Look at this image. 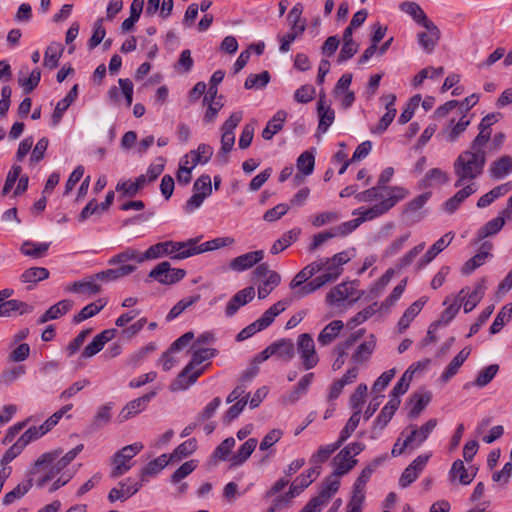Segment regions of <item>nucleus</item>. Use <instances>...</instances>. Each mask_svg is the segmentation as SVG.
Returning <instances> with one entry per match:
<instances>
[{"mask_svg": "<svg viewBox=\"0 0 512 512\" xmlns=\"http://www.w3.org/2000/svg\"><path fill=\"white\" fill-rule=\"evenodd\" d=\"M235 244V239L231 236L217 237L204 243L198 244L199 254L229 247Z\"/></svg>", "mask_w": 512, "mask_h": 512, "instance_id": "nucleus-52", "label": "nucleus"}, {"mask_svg": "<svg viewBox=\"0 0 512 512\" xmlns=\"http://www.w3.org/2000/svg\"><path fill=\"white\" fill-rule=\"evenodd\" d=\"M384 103H385V114L381 117L379 120V123L375 128H372V133L381 134L388 126L392 123V121L395 118L396 115V108H395V102H396V96L394 94H387L382 97Z\"/></svg>", "mask_w": 512, "mask_h": 512, "instance_id": "nucleus-26", "label": "nucleus"}, {"mask_svg": "<svg viewBox=\"0 0 512 512\" xmlns=\"http://www.w3.org/2000/svg\"><path fill=\"white\" fill-rule=\"evenodd\" d=\"M460 189L443 204L444 210L452 214L460 205L472 194L478 190L477 184H463Z\"/></svg>", "mask_w": 512, "mask_h": 512, "instance_id": "nucleus-21", "label": "nucleus"}, {"mask_svg": "<svg viewBox=\"0 0 512 512\" xmlns=\"http://www.w3.org/2000/svg\"><path fill=\"white\" fill-rule=\"evenodd\" d=\"M50 247L49 242H33L25 241L20 248L22 254L32 257L41 258L44 257Z\"/></svg>", "mask_w": 512, "mask_h": 512, "instance_id": "nucleus-47", "label": "nucleus"}, {"mask_svg": "<svg viewBox=\"0 0 512 512\" xmlns=\"http://www.w3.org/2000/svg\"><path fill=\"white\" fill-rule=\"evenodd\" d=\"M359 375L358 367H350L346 373L338 380L334 381L328 392V400H336L342 393L346 385L352 384L356 381Z\"/></svg>", "mask_w": 512, "mask_h": 512, "instance_id": "nucleus-27", "label": "nucleus"}, {"mask_svg": "<svg viewBox=\"0 0 512 512\" xmlns=\"http://www.w3.org/2000/svg\"><path fill=\"white\" fill-rule=\"evenodd\" d=\"M339 477L340 476H336L334 472L333 475L326 479L318 496L314 497L322 507H324L328 503L329 499L338 491L340 487Z\"/></svg>", "mask_w": 512, "mask_h": 512, "instance_id": "nucleus-37", "label": "nucleus"}, {"mask_svg": "<svg viewBox=\"0 0 512 512\" xmlns=\"http://www.w3.org/2000/svg\"><path fill=\"white\" fill-rule=\"evenodd\" d=\"M264 258V251L263 250H256L244 253L242 255H239L235 258H233L230 263L229 267L231 270L235 272H244L250 268H252L254 265L260 263Z\"/></svg>", "mask_w": 512, "mask_h": 512, "instance_id": "nucleus-15", "label": "nucleus"}, {"mask_svg": "<svg viewBox=\"0 0 512 512\" xmlns=\"http://www.w3.org/2000/svg\"><path fill=\"white\" fill-rule=\"evenodd\" d=\"M288 302L285 300H280L273 304L270 308H268L263 315L256 320L258 323V326L262 328V330L269 327L275 318L280 315L283 311H285L286 307L288 306Z\"/></svg>", "mask_w": 512, "mask_h": 512, "instance_id": "nucleus-39", "label": "nucleus"}, {"mask_svg": "<svg viewBox=\"0 0 512 512\" xmlns=\"http://www.w3.org/2000/svg\"><path fill=\"white\" fill-rule=\"evenodd\" d=\"M443 305H445L447 307L442 312L439 322L443 325H447L457 315V313L461 307V302H460V299H457L456 297H454L453 299H451L450 297H447L445 299V301L443 302Z\"/></svg>", "mask_w": 512, "mask_h": 512, "instance_id": "nucleus-57", "label": "nucleus"}, {"mask_svg": "<svg viewBox=\"0 0 512 512\" xmlns=\"http://www.w3.org/2000/svg\"><path fill=\"white\" fill-rule=\"evenodd\" d=\"M255 297V289L252 286L245 287L238 291L227 303L225 307V315L227 317L234 316L238 310L251 302Z\"/></svg>", "mask_w": 512, "mask_h": 512, "instance_id": "nucleus-18", "label": "nucleus"}, {"mask_svg": "<svg viewBox=\"0 0 512 512\" xmlns=\"http://www.w3.org/2000/svg\"><path fill=\"white\" fill-rule=\"evenodd\" d=\"M323 286H324V284L321 281V279L318 276H316L311 281L302 284L298 288L291 289V291L293 292V295L295 298L302 299V298L316 292Z\"/></svg>", "mask_w": 512, "mask_h": 512, "instance_id": "nucleus-62", "label": "nucleus"}, {"mask_svg": "<svg viewBox=\"0 0 512 512\" xmlns=\"http://www.w3.org/2000/svg\"><path fill=\"white\" fill-rule=\"evenodd\" d=\"M317 113L319 117V123L317 132L324 134L328 131L329 127L335 120V111L331 105L327 103L326 96L320 95L317 103Z\"/></svg>", "mask_w": 512, "mask_h": 512, "instance_id": "nucleus-17", "label": "nucleus"}, {"mask_svg": "<svg viewBox=\"0 0 512 512\" xmlns=\"http://www.w3.org/2000/svg\"><path fill=\"white\" fill-rule=\"evenodd\" d=\"M214 355V349L197 348L196 345H193L192 359L172 382L170 386L171 390L183 391L193 385L205 370V366H201V364L214 357Z\"/></svg>", "mask_w": 512, "mask_h": 512, "instance_id": "nucleus-3", "label": "nucleus"}, {"mask_svg": "<svg viewBox=\"0 0 512 512\" xmlns=\"http://www.w3.org/2000/svg\"><path fill=\"white\" fill-rule=\"evenodd\" d=\"M492 249L493 244L491 242H484L479 248V251L463 265V274L468 275L478 267L482 266L488 259L492 257Z\"/></svg>", "mask_w": 512, "mask_h": 512, "instance_id": "nucleus-25", "label": "nucleus"}, {"mask_svg": "<svg viewBox=\"0 0 512 512\" xmlns=\"http://www.w3.org/2000/svg\"><path fill=\"white\" fill-rule=\"evenodd\" d=\"M143 449L140 442L123 447L112 458L111 477L118 478L127 473L133 466L132 459Z\"/></svg>", "mask_w": 512, "mask_h": 512, "instance_id": "nucleus-5", "label": "nucleus"}, {"mask_svg": "<svg viewBox=\"0 0 512 512\" xmlns=\"http://www.w3.org/2000/svg\"><path fill=\"white\" fill-rule=\"evenodd\" d=\"M485 293L484 282L478 283L473 290L462 289L456 296L460 299L461 306H463L464 312H471L477 304L481 301Z\"/></svg>", "mask_w": 512, "mask_h": 512, "instance_id": "nucleus-16", "label": "nucleus"}, {"mask_svg": "<svg viewBox=\"0 0 512 512\" xmlns=\"http://www.w3.org/2000/svg\"><path fill=\"white\" fill-rule=\"evenodd\" d=\"M509 209V200L507 201V206L500 215L490 221H488L484 226H482L477 232L478 241L483 240L486 237L496 235L503 228L505 221H512V218L508 217L506 211Z\"/></svg>", "mask_w": 512, "mask_h": 512, "instance_id": "nucleus-24", "label": "nucleus"}, {"mask_svg": "<svg viewBox=\"0 0 512 512\" xmlns=\"http://www.w3.org/2000/svg\"><path fill=\"white\" fill-rule=\"evenodd\" d=\"M297 353L305 370L316 367L319 363V356L316 352L315 342L308 333L300 334L297 338Z\"/></svg>", "mask_w": 512, "mask_h": 512, "instance_id": "nucleus-7", "label": "nucleus"}, {"mask_svg": "<svg viewBox=\"0 0 512 512\" xmlns=\"http://www.w3.org/2000/svg\"><path fill=\"white\" fill-rule=\"evenodd\" d=\"M409 192L404 187L395 186L389 190L383 196L384 200L377 202L371 207H360L352 212V215L357 216L361 224L365 221L373 220L394 207L399 201L405 199Z\"/></svg>", "mask_w": 512, "mask_h": 512, "instance_id": "nucleus-4", "label": "nucleus"}, {"mask_svg": "<svg viewBox=\"0 0 512 512\" xmlns=\"http://www.w3.org/2000/svg\"><path fill=\"white\" fill-rule=\"evenodd\" d=\"M274 355H278L280 358L290 361L295 354V346L290 339H283L279 342L272 344Z\"/></svg>", "mask_w": 512, "mask_h": 512, "instance_id": "nucleus-63", "label": "nucleus"}, {"mask_svg": "<svg viewBox=\"0 0 512 512\" xmlns=\"http://www.w3.org/2000/svg\"><path fill=\"white\" fill-rule=\"evenodd\" d=\"M344 328V323L341 320H333L327 324L319 333L317 341L321 346L331 344L340 334Z\"/></svg>", "mask_w": 512, "mask_h": 512, "instance_id": "nucleus-36", "label": "nucleus"}, {"mask_svg": "<svg viewBox=\"0 0 512 512\" xmlns=\"http://www.w3.org/2000/svg\"><path fill=\"white\" fill-rule=\"evenodd\" d=\"M64 47L62 44L57 42L50 43L44 53L43 65L49 70H53L58 67L59 60L63 54Z\"/></svg>", "mask_w": 512, "mask_h": 512, "instance_id": "nucleus-40", "label": "nucleus"}, {"mask_svg": "<svg viewBox=\"0 0 512 512\" xmlns=\"http://www.w3.org/2000/svg\"><path fill=\"white\" fill-rule=\"evenodd\" d=\"M422 27L425 31H421L417 34V40L421 48L426 53L430 54L433 52L440 39V30L432 21L423 24Z\"/></svg>", "mask_w": 512, "mask_h": 512, "instance_id": "nucleus-14", "label": "nucleus"}, {"mask_svg": "<svg viewBox=\"0 0 512 512\" xmlns=\"http://www.w3.org/2000/svg\"><path fill=\"white\" fill-rule=\"evenodd\" d=\"M476 469L469 471L462 460L458 459L453 462L449 471V479L451 482L458 481L462 485H469L476 476Z\"/></svg>", "mask_w": 512, "mask_h": 512, "instance_id": "nucleus-28", "label": "nucleus"}, {"mask_svg": "<svg viewBox=\"0 0 512 512\" xmlns=\"http://www.w3.org/2000/svg\"><path fill=\"white\" fill-rule=\"evenodd\" d=\"M437 423V419L431 418L420 427H411V431L407 436L411 439L413 447L418 448L424 443L437 426Z\"/></svg>", "mask_w": 512, "mask_h": 512, "instance_id": "nucleus-30", "label": "nucleus"}, {"mask_svg": "<svg viewBox=\"0 0 512 512\" xmlns=\"http://www.w3.org/2000/svg\"><path fill=\"white\" fill-rule=\"evenodd\" d=\"M486 163L485 152L465 150L461 152L453 163L456 176L454 186L463 184H476L475 180L482 174Z\"/></svg>", "mask_w": 512, "mask_h": 512, "instance_id": "nucleus-2", "label": "nucleus"}, {"mask_svg": "<svg viewBox=\"0 0 512 512\" xmlns=\"http://www.w3.org/2000/svg\"><path fill=\"white\" fill-rule=\"evenodd\" d=\"M302 12L303 6L300 3H297L292 7L287 17L290 30L298 33H304L306 29V21L301 18Z\"/></svg>", "mask_w": 512, "mask_h": 512, "instance_id": "nucleus-51", "label": "nucleus"}, {"mask_svg": "<svg viewBox=\"0 0 512 512\" xmlns=\"http://www.w3.org/2000/svg\"><path fill=\"white\" fill-rule=\"evenodd\" d=\"M297 169L304 176H309L314 171L315 150H307L300 154L296 161Z\"/></svg>", "mask_w": 512, "mask_h": 512, "instance_id": "nucleus-53", "label": "nucleus"}, {"mask_svg": "<svg viewBox=\"0 0 512 512\" xmlns=\"http://www.w3.org/2000/svg\"><path fill=\"white\" fill-rule=\"evenodd\" d=\"M116 335L115 329H106L97 334L92 341L84 348L81 357L88 359L99 353L107 342L112 340Z\"/></svg>", "mask_w": 512, "mask_h": 512, "instance_id": "nucleus-20", "label": "nucleus"}, {"mask_svg": "<svg viewBox=\"0 0 512 512\" xmlns=\"http://www.w3.org/2000/svg\"><path fill=\"white\" fill-rule=\"evenodd\" d=\"M471 353L470 348H463L447 365L442 374L439 377V381L441 383H447L451 378H453L459 371L460 367L467 360Z\"/></svg>", "mask_w": 512, "mask_h": 512, "instance_id": "nucleus-31", "label": "nucleus"}, {"mask_svg": "<svg viewBox=\"0 0 512 512\" xmlns=\"http://www.w3.org/2000/svg\"><path fill=\"white\" fill-rule=\"evenodd\" d=\"M287 118V112L284 110L277 111L272 119H270L266 127L262 131V137L265 140H271L273 136L278 133L284 125Z\"/></svg>", "mask_w": 512, "mask_h": 512, "instance_id": "nucleus-42", "label": "nucleus"}, {"mask_svg": "<svg viewBox=\"0 0 512 512\" xmlns=\"http://www.w3.org/2000/svg\"><path fill=\"white\" fill-rule=\"evenodd\" d=\"M454 239V233L448 232L439 238L420 258L417 267L424 268L431 263L442 251H444Z\"/></svg>", "mask_w": 512, "mask_h": 512, "instance_id": "nucleus-19", "label": "nucleus"}, {"mask_svg": "<svg viewBox=\"0 0 512 512\" xmlns=\"http://www.w3.org/2000/svg\"><path fill=\"white\" fill-rule=\"evenodd\" d=\"M146 481L147 479L141 477V474L139 475V479L132 477L126 478L125 480L119 482L118 487H114L110 490L108 494L109 501H126L135 495L142 488Z\"/></svg>", "mask_w": 512, "mask_h": 512, "instance_id": "nucleus-9", "label": "nucleus"}, {"mask_svg": "<svg viewBox=\"0 0 512 512\" xmlns=\"http://www.w3.org/2000/svg\"><path fill=\"white\" fill-rule=\"evenodd\" d=\"M197 449V441L195 438L188 439L181 443L176 449L169 454L173 462L180 461L181 459L188 457L194 453Z\"/></svg>", "mask_w": 512, "mask_h": 512, "instance_id": "nucleus-61", "label": "nucleus"}, {"mask_svg": "<svg viewBox=\"0 0 512 512\" xmlns=\"http://www.w3.org/2000/svg\"><path fill=\"white\" fill-rule=\"evenodd\" d=\"M376 347V339L370 335L365 341L359 344L351 356L352 366L358 367L368 362L374 353Z\"/></svg>", "mask_w": 512, "mask_h": 512, "instance_id": "nucleus-22", "label": "nucleus"}, {"mask_svg": "<svg viewBox=\"0 0 512 512\" xmlns=\"http://www.w3.org/2000/svg\"><path fill=\"white\" fill-rule=\"evenodd\" d=\"M83 445H77L64 455L62 451L53 450L41 454L30 469L32 480L39 488L48 487L50 493L65 486L71 479L72 474L65 471V468L82 451Z\"/></svg>", "mask_w": 512, "mask_h": 512, "instance_id": "nucleus-1", "label": "nucleus"}, {"mask_svg": "<svg viewBox=\"0 0 512 512\" xmlns=\"http://www.w3.org/2000/svg\"><path fill=\"white\" fill-rule=\"evenodd\" d=\"M48 277V269L44 267H31L21 274L20 280L23 283L36 284L37 282L45 280Z\"/></svg>", "mask_w": 512, "mask_h": 512, "instance_id": "nucleus-59", "label": "nucleus"}, {"mask_svg": "<svg viewBox=\"0 0 512 512\" xmlns=\"http://www.w3.org/2000/svg\"><path fill=\"white\" fill-rule=\"evenodd\" d=\"M359 295H356L353 282H342L332 288L326 295V302L330 306H340L345 301H356Z\"/></svg>", "mask_w": 512, "mask_h": 512, "instance_id": "nucleus-12", "label": "nucleus"}, {"mask_svg": "<svg viewBox=\"0 0 512 512\" xmlns=\"http://www.w3.org/2000/svg\"><path fill=\"white\" fill-rule=\"evenodd\" d=\"M106 305V301L99 299L95 302H92L81 309V311L74 316L73 322L76 324L81 323L82 321L95 316L99 313Z\"/></svg>", "mask_w": 512, "mask_h": 512, "instance_id": "nucleus-55", "label": "nucleus"}, {"mask_svg": "<svg viewBox=\"0 0 512 512\" xmlns=\"http://www.w3.org/2000/svg\"><path fill=\"white\" fill-rule=\"evenodd\" d=\"M314 374H305L294 387L293 391L288 396V401L294 403L300 399L308 391L309 386L313 382Z\"/></svg>", "mask_w": 512, "mask_h": 512, "instance_id": "nucleus-60", "label": "nucleus"}, {"mask_svg": "<svg viewBox=\"0 0 512 512\" xmlns=\"http://www.w3.org/2000/svg\"><path fill=\"white\" fill-rule=\"evenodd\" d=\"M170 462H173L169 454H162L156 459L150 461L146 467L141 470V477L146 479L147 476L155 475L164 469Z\"/></svg>", "mask_w": 512, "mask_h": 512, "instance_id": "nucleus-50", "label": "nucleus"}, {"mask_svg": "<svg viewBox=\"0 0 512 512\" xmlns=\"http://www.w3.org/2000/svg\"><path fill=\"white\" fill-rule=\"evenodd\" d=\"M32 306L18 300H8L0 306V316H9L12 312L27 314L32 311Z\"/></svg>", "mask_w": 512, "mask_h": 512, "instance_id": "nucleus-58", "label": "nucleus"}, {"mask_svg": "<svg viewBox=\"0 0 512 512\" xmlns=\"http://www.w3.org/2000/svg\"><path fill=\"white\" fill-rule=\"evenodd\" d=\"M356 338L357 336L352 335L349 339L337 345V347L335 348V353L337 354V357L332 363L333 371H338L343 367V365L346 362V351L356 341Z\"/></svg>", "mask_w": 512, "mask_h": 512, "instance_id": "nucleus-56", "label": "nucleus"}, {"mask_svg": "<svg viewBox=\"0 0 512 512\" xmlns=\"http://www.w3.org/2000/svg\"><path fill=\"white\" fill-rule=\"evenodd\" d=\"M427 302L426 297H421L413 302L404 312L402 317L398 321L399 332H404L415 319V317L421 312L422 308Z\"/></svg>", "mask_w": 512, "mask_h": 512, "instance_id": "nucleus-34", "label": "nucleus"}, {"mask_svg": "<svg viewBox=\"0 0 512 512\" xmlns=\"http://www.w3.org/2000/svg\"><path fill=\"white\" fill-rule=\"evenodd\" d=\"M512 173V157L504 155L493 161L489 167V174L493 179L500 180Z\"/></svg>", "mask_w": 512, "mask_h": 512, "instance_id": "nucleus-35", "label": "nucleus"}, {"mask_svg": "<svg viewBox=\"0 0 512 512\" xmlns=\"http://www.w3.org/2000/svg\"><path fill=\"white\" fill-rule=\"evenodd\" d=\"M78 95V85H74L72 89L68 92V94L57 102L54 112L52 114L51 124L52 126H57L65 113V111L69 108V106L76 100Z\"/></svg>", "mask_w": 512, "mask_h": 512, "instance_id": "nucleus-32", "label": "nucleus"}, {"mask_svg": "<svg viewBox=\"0 0 512 512\" xmlns=\"http://www.w3.org/2000/svg\"><path fill=\"white\" fill-rule=\"evenodd\" d=\"M357 463V460L351 458L347 451L341 450L333 459L336 476H342L348 473Z\"/></svg>", "mask_w": 512, "mask_h": 512, "instance_id": "nucleus-46", "label": "nucleus"}, {"mask_svg": "<svg viewBox=\"0 0 512 512\" xmlns=\"http://www.w3.org/2000/svg\"><path fill=\"white\" fill-rule=\"evenodd\" d=\"M200 238H190L186 241H169V258L172 260H184L199 255L198 243Z\"/></svg>", "mask_w": 512, "mask_h": 512, "instance_id": "nucleus-11", "label": "nucleus"}, {"mask_svg": "<svg viewBox=\"0 0 512 512\" xmlns=\"http://www.w3.org/2000/svg\"><path fill=\"white\" fill-rule=\"evenodd\" d=\"M498 371H499L498 364H491L489 366H486L478 372L475 380L471 384L467 383L465 385V387L472 385L477 388H484L495 378Z\"/></svg>", "mask_w": 512, "mask_h": 512, "instance_id": "nucleus-45", "label": "nucleus"}, {"mask_svg": "<svg viewBox=\"0 0 512 512\" xmlns=\"http://www.w3.org/2000/svg\"><path fill=\"white\" fill-rule=\"evenodd\" d=\"M430 457L431 453L422 454L416 457L401 474L399 478V486L401 488H407L411 485L424 470Z\"/></svg>", "mask_w": 512, "mask_h": 512, "instance_id": "nucleus-13", "label": "nucleus"}, {"mask_svg": "<svg viewBox=\"0 0 512 512\" xmlns=\"http://www.w3.org/2000/svg\"><path fill=\"white\" fill-rule=\"evenodd\" d=\"M470 123L471 117L467 113L461 114L459 117H452L437 134V139L441 142L454 144L464 134Z\"/></svg>", "mask_w": 512, "mask_h": 512, "instance_id": "nucleus-6", "label": "nucleus"}, {"mask_svg": "<svg viewBox=\"0 0 512 512\" xmlns=\"http://www.w3.org/2000/svg\"><path fill=\"white\" fill-rule=\"evenodd\" d=\"M169 241L158 242L151 245L144 253L141 254L140 260L149 261L162 257H169Z\"/></svg>", "mask_w": 512, "mask_h": 512, "instance_id": "nucleus-49", "label": "nucleus"}, {"mask_svg": "<svg viewBox=\"0 0 512 512\" xmlns=\"http://www.w3.org/2000/svg\"><path fill=\"white\" fill-rule=\"evenodd\" d=\"M394 186H376L370 189H367L363 192L357 193L355 195V199L358 202H380L385 199L383 196L387 193V190L393 188Z\"/></svg>", "mask_w": 512, "mask_h": 512, "instance_id": "nucleus-48", "label": "nucleus"}, {"mask_svg": "<svg viewBox=\"0 0 512 512\" xmlns=\"http://www.w3.org/2000/svg\"><path fill=\"white\" fill-rule=\"evenodd\" d=\"M448 182V174L440 168L430 169L419 181L420 189L434 188Z\"/></svg>", "mask_w": 512, "mask_h": 512, "instance_id": "nucleus-33", "label": "nucleus"}, {"mask_svg": "<svg viewBox=\"0 0 512 512\" xmlns=\"http://www.w3.org/2000/svg\"><path fill=\"white\" fill-rule=\"evenodd\" d=\"M186 271L180 268H173L168 261L157 264L148 274V277L162 285H172L181 281Z\"/></svg>", "mask_w": 512, "mask_h": 512, "instance_id": "nucleus-8", "label": "nucleus"}, {"mask_svg": "<svg viewBox=\"0 0 512 512\" xmlns=\"http://www.w3.org/2000/svg\"><path fill=\"white\" fill-rule=\"evenodd\" d=\"M243 118V112L242 111H235L233 112L230 117L223 123L221 127V152L224 154L229 153L235 143V134L234 130L239 125V123L242 121Z\"/></svg>", "mask_w": 512, "mask_h": 512, "instance_id": "nucleus-10", "label": "nucleus"}, {"mask_svg": "<svg viewBox=\"0 0 512 512\" xmlns=\"http://www.w3.org/2000/svg\"><path fill=\"white\" fill-rule=\"evenodd\" d=\"M318 272H320L319 266L317 264H314L313 262L309 263L303 269H301L290 281V290L298 288L302 284L309 282V280Z\"/></svg>", "mask_w": 512, "mask_h": 512, "instance_id": "nucleus-44", "label": "nucleus"}, {"mask_svg": "<svg viewBox=\"0 0 512 512\" xmlns=\"http://www.w3.org/2000/svg\"><path fill=\"white\" fill-rule=\"evenodd\" d=\"M155 395L156 392L153 391L127 403L119 414L120 421H126L134 417L135 415L139 414L140 412L144 411L148 403Z\"/></svg>", "mask_w": 512, "mask_h": 512, "instance_id": "nucleus-23", "label": "nucleus"}, {"mask_svg": "<svg viewBox=\"0 0 512 512\" xmlns=\"http://www.w3.org/2000/svg\"><path fill=\"white\" fill-rule=\"evenodd\" d=\"M10 351L7 356L9 362L21 363L25 361L31 352L30 345L28 343L13 344L10 342Z\"/></svg>", "mask_w": 512, "mask_h": 512, "instance_id": "nucleus-54", "label": "nucleus"}, {"mask_svg": "<svg viewBox=\"0 0 512 512\" xmlns=\"http://www.w3.org/2000/svg\"><path fill=\"white\" fill-rule=\"evenodd\" d=\"M301 229L300 228H293L277 239L273 245L271 246L270 253L273 255H277L284 251L286 248L291 246L300 236Z\"/></svg>", "mask_w": 512, "mask_h": 512, "instance_id": "nucleus-41", "label": "nucleus"}, {"mask_svg": "<svg viewBox=\"0 0 512 512\" xmlns=\"http://www.w3.org/2000/svg\"><path fill=\"white\" fill-rule=\"evenodd\" d=\"M313 263L319 266L320 271H323L318 277L324 285L338 279L343 272V268L337 266L329 257L321 258Z\"/></svg>", "mask_w": 512, "mask_h": 512, "instance_id": "nucleus-29", "label": "nucleus"}, {"mask_svg": "<svg viewBox=\"0 0 512 512\" xmlns=\"http://www.w3.org/2000/svg\"><path fill=\"white\" fill-rule=\"evenodd\" d=\"M401 9L410 15L413 20L421 26L431 21L428 19L423 9L415 2H405L402 4Z\"/></svg>", "mask_w": 512, "mask_h": 512, "instance_id": "nucleus-64", "label": "nucleus"}, {"mask_svg": "<svg viewBox=\"0 0 512 512\" xmlns=\"http://www.w3.org/2000/svg\"><path fill=\"white\" fill-rule=\"evenodd\" d=\"M257 443L258 441L256 438H249L247 441H245L240 446L238 451L229 458L231 465L240 466L245 463L254 452L255 448L257 447Z\"/></svg>", "mask_w": 512, "mask_h": 512, "instance_id": "nucleus-38", "label": "nucleus"}, {"mask_svg": "<svg viewBox=\"0 0 512 512\" xmlns=\"http://www.w3.org/2000/svg\"><path fill=\"white\" fill-rule=\"evenodd\" d=\"M72 301L61 300L55 305L51 306L38 320L40 324L46 323L49 320L58 319L66 314L72 308Z\"/></svg>", "mask_w": 512, "mask_h": 512, "instance_id": "nucleus-43", "label": "nucleus"}]
</instances>
